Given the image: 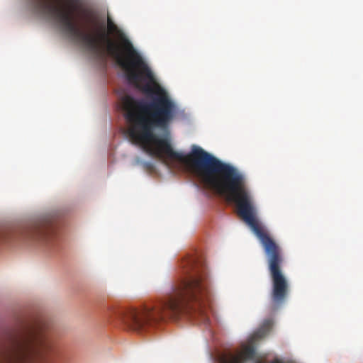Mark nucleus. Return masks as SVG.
<instances>
[{
  "label": "nucleus",
  "mask_w": 363,
  "mask_h": 363,
  "mask_svg": "<svg viewBox=\"0 0 363 363\" xmlns=\"http://www.w3.org/2000/svg\"><path fill=\"white\" fill-rule=\"evenodd\" d=\"M121 110L133 143L141 145L149 155L165 165L173 161L189 165L206 188L235 204L237 214L256 235L264 253H283L257 219L254 197L243 173L195 145L188 155L174 151L167 140L154 133L155 128L167 129L177 113V105L167 92L159 89L150 102L125 95L121 99Z\"/></svg>",
  "instance_id": "1"
},
{
  "label": "nucleus",
  "mask_w": 363,
  "mask_h": 363,
  "mask_svg": "<svg viewBox=\"0 0 363 363\" xmlns=\"http://www.w3.org/2000/svg\"><path fill=\"white\" fill-rule=\"evenodd\" d=\"M35 12L55 20L62 30L75 42L100 55L106 43L108 54L125 71L128 80L144 92L152 91L154 74L126 35L108 18L107 28L118 44L108 38L104 21L99 22L85 0H30Z\"/></svg>",
  "instance_id": "2"
},
{
  "label": "nucleus",
  "mask_w": 363,
  "mask_h": 363,
  "mask_svg": "<svg viewBox=\"0 0 363 363\" xmlns=\"http://www.w3.org/2000/svg\"><path fill=\"white\" fill-rule=\"evenodd\" d=\"M181 265L182 275L164 298L140 308L112 309L108 313L109 321L125 330L140 333L165 316L174 317L184 313L189 302L200 301L208 293L201 264L196 257H187Z\"/></svg>",
  "instance_id": "3"
},
{
  "label": "nucleus",
  "mask_w": 363,
  "mask_h": 363,
  "mask_svg": "<svg viewBox=\"0 0 363 363\" xmlns=\"http://www.w3.org/2000/svg\"><path fill=\"white\" fill-rule=\"evenodd\" d=\"M59 353L45 323L23 325L0 343V363H55L49 355Z\"/></svg>",
  "instance_id": "4"
},
{
  "label": "nucleus",
  "mask_w": 363,
  "mask_h": 363,
  "mask_svg": "<svg viewBox=\"0 0 363 363\" xmlns=\"http://www.w3.org/2000/svg\"><path fill=\"white\" fill-rule=\"evenodd\" d=\"M56 215L50 213L43 216L40 220L23 235H20L11 229L0 228V247L14 245L21 238L30 240L43 245H49L55 239V223Z\"/></svg>",
  "instance_id": "5"
},
{
  "label": "nucleus",
  "mask_w": 363,
  "mask_h": 363,
  "mask_svg": "<svg viewBox=\"0 0 363 363\" xmlns=\"http://www.w3.org/2000/svg\"><path fill=\"white\" fill-rule=\"evenodd\" d=\"M255 349L252 346H247L243 352L238 355L233 354H223L219 357V363H242L244 361L251 359L255 357Z\"/></svg>",
  "instance_id": "6"
},
{
  "label": "nucleus",
  "mask_w": 363,
  "mask_h": 363,
  "mask_svg": "<svg viewBox=\"0 0 363 363\" xmlns=\"http://www.w3.org/2000/svg\"><path fill=\"white\" fill-rule=\"evenodd\" d=\"M273 325V321L272 320H266L264 323V326L266 327L268 330L271 328Z\"/></svg>",
  "instance_id": "7"
},
{
  "label": "nucleus",
  "mask_w": 363,
  "mask_h": 363,
  "mask_svg": "<svg viewBox=\"0 0 363 363\" xmlns=\"http://www.w3.org/2000/svg\"><path fill=\"white\" fill-rule=\"evenodd\" d=\"M143 166L148 170H152L153 169V164L151 162H145L143 163Z\"/></svg>",
  "instance_id": "8"
}]
</instances>
